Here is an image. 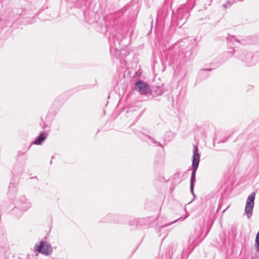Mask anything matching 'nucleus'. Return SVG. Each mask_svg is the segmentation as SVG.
Returning a JSON list of instances; mask_svg holds the SVG:
<instances>
[{
  "label": "nucleus",
  "instance_id": "nucleus-11",
  "mask_svg": "<svg viewBox=\"0 0 259 259\" xmlns=\"http://www.w3.org/2000/svg\"><path fill=\"white\" fill-rule=\"evenodd\" d=\"M230 6L231 4L229 2H227L223 5V6L226 8L229 7Z\"/></svg>",
  "mask_w": 259,
  "mask_h": 259
},
{
  "label": "nucleus",
  "instance_id": "nucleus-8",
  "mask_svg": "<svg viewBox=\"0 0 259 259\" xmlns=\"http://www.w3.org/2000/svg\"><path fill=\"white\" fill-rule=\"evenodd\" d=\"M153 92H154V95L160 96L164 93V90L162 87L158 86L155 88Z\"/></svg>",
  "mask_w": 259,
  "mask_h": 259
},
{
  "label": "nucleus",
  "instance_id": "nucleus-10",
  "mask_svg": "<svg viewBox=\"0 0 259 259\" xmlns=\"http://www.w3.org/2000/svg\"><path fill=\"white\" fill-rule=\"evenodd\" d=\"M255 243L256 244V250L259 252V232L256 236Z\"/></svg>",
  "mask_w": 259,
  "mask_h": 259
},
{
  "label": "nucleus",
  "instance_id": "nucleus-12",
  "mask_svg": "<svg viewBox=\"0 0 259 259\" xmlns=\"http://www.w3.org/2000/svg\"><path fill=\"white\" fill-rule=\"evenodd\" d=\"M189 241L191 242V243H193L194 241V239H193L192 240H191V238H189Z\"/></svg>",
  "mask_w": 259,
  "mask_h": 259
},
{
  "label": "nucleus",
  "instance_id": "nucleus-13",
  "mask_svg": "<svg viewBox=\"0 0 259 259\" xmlns=\"http://www.w3.org/2000/svg\"><path fill=\"white\" fill-rule=\"evenodd\" d=\"M206 70H207V69H203L202 71H206Z\"/></svg>",
  "mask_w": 259,
  "mask_h": 259
},
{
  "label": "nucleus",
  "instance_id": "nucleus-5",
  "mask_svg": "<svg viewBox=\"0 0 259 259\" xmlns=\"http://www.w3.org/2000/svg\"><path fill=\"white\" fill-rule=\"evenodd\" d=\"M18 207L23 211H26L31 206L30 201L25 197H21L17 202Z\"/></svg>",
  "mask_w": 259,
  "mask_h": 259
},
{
  "label": "nucleus",
  "instance_id": "nucleus-6",
  "mask_svg": "<svg viewBox=\"0 0 259 259\" xmlns=\"http://www.w3.org/2000/svg\"><path fill=\"white\" fill-rule=\"evenodd\" d=\"M48 134L45 132H41L39 134V136L33 142L32 144L35 145H40L43 141L46 139Z\"/></svg>",
  "mask_w": 259,
  "mask_h": 259
},
{
  "label": "nucleus",
  "instance_id": "nucleus-2",
  "mask_svg": "<svg viewBox=\"0 0 259 259\" xmlns=\"http://www.w3.org/2000/svg\"><path fill=\"white\" fill-rule=\"evenodd\" d=\"M34 249L45 255H49L53 252L52 246L46 241H40L38 244H36Z\"/></svg>",
  "mask_w": 259,
  "mask_h": 259
},
{
  "label": "nucleus",
  "instance_id": "nucleus-4",
  "mask_svg": "<svg viewBox=\"0 0 259 259\" xmlns=\"http://www.w3.org/2000/svg\"><path fill=\"white\" fill-rule=\"evenodd\" d=\"M135 89L142 95H147L150 92V88L148 84L141 80L136 82Z\"/></svg>",
  "mask_w": 259,
  "mask_h": 259
},
{
  "label": "nucleus",
  "instance_id": "nucleus-3",
  "mask_svg": "<svg viewBox=\"0 0 259 259\" xmlns=\"http://www.w3.org/2000/svg\"><path fill=\"white\" fill-rule=\"evenodd\" d=\"M255 193L252 192L248 196L245 204V213L248 218H250L252 214V210L254 205Z\"/></svg>",
  "mask_w": 259,
  "mask_h": 259
},
{
  "label": "nucleus",
  "instance_id": "nucleus-9",
  "mask_svg": "<svg viewBox=\"0 0 259 259\" xmlns=\"http://www.w3.org/2000/svg\"><path fill=\"white\" fill-rule=\"evenodd\" d=\"M227 41L228 42H240L235 36L231 35H228L227 37Z\"/></svg>",
  "mask_w": 259,
  "mask_h": 259
},
{
  "label": "nucleus",
  "instance_id": "nucleus-1",
  "mask_svg": "<svg viewBox=\"0 0 259 259\" xmlns=\"http://www.w3.org/2000/svg\"><path fill=\"white\" fill-rule=\"evenodd\" d=\"M200 155L198 152L197 146L194 145L193 151V160H192V172L191 176L190 181V191L193 195L194 196V187L195 183V175L197 169L198 167L200 161Z\"/></svg>",
  "mask_w": 259,
  "mask_h": 259
},
{
  "label": "nucleus",
  "instance_id": "nucleus-7",
  "mask_svg": "<svg viewBox=\"0 0 259 259\" xmlns=\"http://www.w3.org/2000/svg\"><path fill=\"white\" fill-rule=\"evenodd\" d=\"M139 137L140 138H141L142 140L143 141H145L146 142H148V140H150L153 143H155L157 144V146H161V144L159 143V142H156L154 139H153L152 138H151V137L149 136H147V135H144L143 134H139Z\"/></svg>",
  "mask_w": 259,
  "mask_h": 259
}]
</instances>
